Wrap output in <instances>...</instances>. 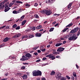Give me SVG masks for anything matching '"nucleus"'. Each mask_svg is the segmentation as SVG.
Returning a JSON list of instances; mask_svg holds the SVG:
<instances>
[{
	"label": "nucleus",
	"mask_w": 80,
	"mask_h": 80,
	"mask_svg": "<svg viewBox=\"0 0 80 80\" xmlns=\"http://www.w3.org/2000/svg\"><path fill=\"white\" fill-rule=\"evenodd\" d=\"M35 36L37 37H40L42 36V34L40 33H37L35 34Z\"/></svg>",
	"instance_id": "obj_8"
},
{
	"label": "nucleus",
	"mask_w": 80,
	"mask_h": 80,
	"mask_svg": "<svg viewBox=\"0 0 80 80\" xmlns=\"http://www.w3.org/2000/svg\"><path fill=\"white\" fill-rule=\"evenodd\" d=\"M42 80H46V79L44 78H42Z\"/></svg>",
	"instance_id": "obj_64"
},
{
	"label": "nucleus",
	"mask_w": 80,
	"mask_h": 80,
	"mask_svg": "<svg viewBox=\"0 0 80 80\" xmlns=\"http://www.w3.org/2000/svg\"><path fill=\"white\" fill-rule=\"evenodd\" d=\"M13 13H14V14H17V12L16 11H13L12 12Z\"/></svg>",
	"instance_id": "obj_32"
},
{
	"label": "nucleus",
	"mask_w": 80,
	"mask_h": 80,
	"mask_svg": "<svg viewBox=\"0 0 80 80\" xmlns=\"http://www.w3.org/2000/svg\"><path fill=\"white\" fill-rule=\"evenodd\" d=\"M62 44H63V43H62L56 44L55 45V46L56 47H58L59 46H60V45H62Z\"/></svg>",
	"instance_id": "obj_19"
},
{
	"label": "nucleus",
	"mask_w": 80,
	"mask_h": 80,
	"mask_svg": "<svg viewBox=\"0 0 80 80\" xmlns=\"http://www.w3.org/2000/svg\"><path fill=\"white\" fill-rule=\"evenodd\" d=\"M66 78H68V80H69V79H70V77H69L68 76H67Z\"/></svg>",
	"instance_id": "obj_42"
},
{
	"label": "nucleus",
	"mask_w": 80,
	"mask_h": 80,
	"mask_svg": "<svg viewBox=\"0 0 80 80\" xmlns=\"http://www.w3.org/2000/svg\"><path fill=\"white\" fill-rule=\"evenodd\" d=\"M78 38V37H77V36L75 35H73L71 36L70 37L68 38L69 40H75L77 38Z\"/></svg>",
	"instance_id": "obj_1"
},
{
	"label": "nucleus",
	"mask_w": 80,
	"mask_h": 80,
	"mask_svg": "<svg viewBox=\"0 0 80 80\" xmlns=\"http://www.w3.org/2000/svg\"><path fill=\"white\" fill-rule=\"evenodd\" d=\"M60 57V56H58L56 57V58H59Z\"/></svg>",
	"instance_id": "obj_52"
},
{
	"label": "nucleus",
	"mask_w": 80,
	"mask_h": 80,
	"mask_svg": "<svg viewBox=\"0 0 80 80\" xmlns=\"http://www.w3.org/2000/svg\"><path fill=\"white\" fill-rule=\"evenodd\" d=\"M61 75H62V74L61 73H58L56 76V77L58 80H60L61 78Z\"/></svg>",
	"instance_id": "obj_4"
},
{
	"label": "nucleus",
	"mask_w": 80,
	"mask_h": 80,
	"mask_svg": "<svg viewBox=\"0 0 80 80\" xmlns=\"http://www.w3.org/2000/svg\"><path fill=\"white\" fill-rule=\"evenodd\" d=\"M46 59H47L46 58H42L43 60H46Z\"/></svg>",
	"instance_id": "obj_53"
},
{
	"label": "nucleus",
	"mask_w": 80,
	"mask_h": 80,
	"mask_svg": "<svg viewBox=\"0 0 80 80\" xmlns=\"http://www.w3.org/2000/svg\"><path fill=\"white\" fill-rule=\"evenodd\" d=\"M55 74V72L53 71H52L50 74L51 75H54Z\"/></svg>",
	"instance_id": "obj_21"
},
{
	"label": "nucleus",
	"mask_w": 80,
	"mask_h": 80,
	"mask_svg": "<svg viewBox=\"0 0 80 80\" xmlns=\"http://www.w3.org/2000/svg\"><path fill=\"white\" fill-rule=\"evenodd\" d=\"M12 5H13L12 3V2H11L10 4H9V7H12Z\"/></svg>",
	"instance_id": "obj_41"
},
{
	"label": "nucleus",
	"mask_w": 80,
	"mask_h": 80,
	"mask_svg": "<svg viewBox=\"0 0 80 80\" xmlns=\"http://www.w3.org/2000/svg\"><path fill=\"white\" fill-rule=\"evenodd\" d=\"M34 54L35 55H38V53L35 52L34 53Z\"/></svg>",
	"instance_id": "obj_50"
},
{
	"label": "nucleus",
	"mask_w": 80,
	"mask_h": 80,
	"mask_svg": "<svg viewBox=\"0 0 80 80\" xmlns=\"http://www.w3.org/2000/svg\"><path fill=\"white\" fill-rule=\"evenodd\" d=\"M73 25V23H71L70 24H69L68 25L66 26V27H71V26H72Z\"/></svg>",
	"instance_id": "obj_24"
},
{
	"label": "nucleus",
	"mask_w": 80,
	"mask_h": 80,
	"mask_svg": "<svg viewBox=\"0 0 80 80\" xmlns=\"http://www.w3.org/2000/svg\"><path fill=\"white\" fill-rule=\"evenodd\" d=\"M57 23V22H56V21L52 23V24H53V25H54V24H55V23Z\"/></svg>",
	"instance_id": "obj_56"
},
{
	"label": "nucleus",
	"mask_w": 80,
	"mask_h": 80,
	"mask_svg": "<svg viewBox=\"0 0 80 80\" xmlns=\"http://www.w3.org/2000/svg\"><path fill=\"white\" fill-rule=\"evenodd\" d=\"M22 77L23 80H26V78H27V76L26 75L24 74L22 76Z\"/></svg>",
	"instance_id": "obj_13"
},
{
	"label": "nucleus",
	"mask_w": 80,
	"mask_h": 80,
	"mask_svg": "<svg viewBox=\"0 0 80 80\" xmlns=\"http://www.w3.org/2000/svg\"><path fill=\"white\" fill-rule=\"evenodd\" d=\"M54 55H57V52H54L52 53Z\"/></svg>",
	"instance_id": "obj_51"
},
{
	"label": "nucleus",
	"mask_w": 80,
	"mask_h": 80,
	"mask_svg": "<svg viewBox=\"0 0 80 80\" xmlns=\"http://www.w3.org/2000/svg\"><path fill=\"white\" fill-rule=\"evenodd\" d=\"M20 28V26H18L16 28V30H19Z\"/></svg>",
	"instance_id": "obj_35"
},
{
	"label": "nucleus",
	"mask_w": 80,
	"mask_h": 80,
	"mask_svg": "<svg viewBox=\"0 0 80 80\" xmlns=\"http://www.w3.org/2000/svg\"><path fill=\"white\" fill-rule=\"evenodd\" d=\"M16 3H21V4L23 3V2L22 1H17Z\"/></svg>",
	"instance_id": "obj_30"
},
{
	"label": "nucleus",
	"mask_w": 80,
	"mask_h": 80,
	"mask_svg": "<svg viewBox=\"0 0 80 80\" xmlns=\"http://www.w3.org/2000/svg\"><path fill=\"white\" fill-rule=\"evenodd\" d=\"M46 13L45 14H46L47 15H50L52 13V11H51V10H46Z\"/></svg>",
	"instance_id": "obj_3"
},
{
	"label": "nucleus",
	"mask_w": 80,
	"mask_h": 80,
	"mask_svg": "<svg viewBox=\"0 0 80 80\" xmlns=\"http://www.w3.org/2000/svg\"><path fill=\"white\" fill-rule=\"evenodd\" d=\"M32 75L33 76H37V71H34L32 72Z\"/></svg>",
	"instance_id": "obj_10"
},
{
	"label": "nucleus",
	"mask_w": 80,
	"mask_h": 80,
	"mask_svg": "<svg viewBox=\"0 0 80 80\" xmlns=\"http://www.w3.org/2000/svg\"><path fill=\"white\" fill-rule=\"evenodd\" d=\"M49 58H51L52 60H53L55 59V56H53V54H51Z\"/></svg>",
	"instance_id": "obj_12"
},
{
	"label": "nucleus",
	"mask_w": 80,
	"mask_h": 80,
	"mask_svg": "<svg viewBox=\"0 0 80 80\" xmlns=\"http://www.w3.org/2000/svg\"><path fill=\"white\" fill-rule=\"evenodd\" d=\"M80 34V31H78L77 33V36H79V35Z\"/></svg>",
	"instance_id": "obj_40"
},
{
	"label": "nucleus",
	"mask_w": 80,
	"mask_h": 80,
	"mask_svg": "<svg viewBox=\"0 0 80 80\" xmlns=\"http://www.w3.org/2000/svg\"><path fill=\"white\" fill-rule=\"evenodd\" d=\"M26 7H29L30 6V5L28 4H26Z\"/></svg>",
	"instance_id": "obj_49"
},
{
	"label": "nucleus",
	"mask_w": 80,
	"mask_h": 80,
	"mask_svg": "<svg viewBox=\"0 0 80 80\" xmlns=\"http://www.w3.org/2000/svg\"><path fill=\"white\" fill-rule=\"evenodd\" d=\"M38 6V4H37V3H35L34 5V6H35V7H37V6Z\"/></svg>",
	"instance_id": "obj_43"
},
{
	"label": "nucleus",
	"mask_w": 80,
	"mask_h": 80,
	"mask_svg": "<svg viewBox=\"0 0 80 80\" xmlns=\"http://www.w3.org/2000/svg\"><path fill=\"white\" fill-rule=\"evenodd\" d=\"M79 29V28L78 27L75 28L74 29L72 30L70 32V33H76L78 31Z\"/></svg>",
	"instance_id": "obj_2"
},
{
	"label": "nucleus",
	"mask_w": 80,
	"mask_h": 80,
	"mask_svg": "<svg viewBox=\"0 0 80 80\" xmlns=\"http://www.w3.org/2000/svg\"><path fill=\"white\" fill-rule=\"evenodd\" d=\"M40 13H43V14H45L46 13V10H42L40 11Z\"/></svg>",
	"instance_id": "obj_18"
},
{
	"label": "nucleus",
	"mask_w": 80,
	"mask_h": 80,
	"mask_svg": "<svg viewBox=\"0 0 80 80\" xmlns=\"http://www.w3.org/2000/svg\"><path fill=\"white\" fill-rule=\"evenodd\" d=\"M73 4V3L71 2L69 4L68 6V9L71 8V5Z\"/></svg>",
	"instance_id": "obj_17"
},
{
	"label": "nucleus",
	"mask_w": 80,
	"mask_h": 80,
	"mask_svg": "<svg viewBox=\"0 0 80 80\" xmlns=\"http://www.w3.org/2000/svg\"><path fill=\"white\" fill-rule=\"evenodd\" d=\"M50 55L51 54L47 55L46 56V57H49V58H50Z\"/></svg>",
	"instance_id": "obj_36"
},
{
	"label": "nucleus",
	"mask_w": 80,
	"mask_h": 80,
	"mask_svg": "<svg viewBox=\"0 0 80 80\" xmlns=\"http://www.w3.org/2000/svg\"><path fill=\"white\" fill-rule=\"evenodd\" d=\"M35 29H36V27H32L31 28V30H32V31H34V30H35Z\"/></svg>",
	"instance_id": "obj_28"
},
{
	"label": "nucleus",
	"mask_w": 80,
	"mask_h": 80,
	"mask_svg": "<svg viewBox=\"0 0 80 80\" xmlns=\"http://www.w3.org/2000/svg\"><path fill=\"white\" fill-rule=\"evenodd\" d=\"M66 41H64L63 42V44H65V43H66Z\"/></svg>",
	"instance_id": "obj_63"
},
{
	"label": "nucleus",
	"mask_w": 80,
	"mask_h": 80,
	"mask_svg": "<svg viewBox=\"0 0 80 80\" xmlns=\"http://www.w3.org/2000/svg\"><path fill=\"white\" fill-rule=\"evenodd\" d=\"M79 18H80V17L78 16L76 18V20H78V19H79Z\"/></svg>",
	"instance_id": "obj_58"
},
{
	"label": "nucleus",
	"mask_w": 80,
	"mask_h": 80,
	"mask_svg": "<svg viewBox=\"0 0 80 80\" xmlns=\"http://www.w3.org/2000/svg\"><path fill=\"white\" fill-rule=\"evenodd\" d=\"M21 60L22 61H25V60H28V59L26 57H25V56L23 55L22 57V58H21Z\"/></svg>",
	"instance_id": "obj_5"
},
{
	"label": "nucleus",
	"mask_w": 80,
	"mask_h": 80,
	"mask_svg": "<svg viewBox=\"0 0 80 80\" xmlns=\"http://www.w3.org/2000/svg\"><path fill=\"white\" fill-rule=\"evenodd\" d=\"M5 9L4 10V11L5 12H8V11L10 9V8H5Z\"/></svg>",
	"instance_id": "obj_23"
},
{
	"label": "nucleus",
	"mask_w": 80,
	"mask_h": 80,
	"mask_svg": "<svg viewBox=\"0 0 80 80\" xmlns=\"http://www.w3.org/2000/svg\"><path fill=\"white\" fill-rule=\"evenodd\" d=\"M43 48H44V47H43V46H41L40 47V50H41Z\"/></svg>",
	"instance_id": "obj_45"
},
{
	"label": "nucleus",
	"mask_w": 80,
	"mask_h": 80,
	"mask_svg": "<svg viewBox=\"0 0 80 80\" xmlns=\"http://www.w3.org/2000/svg\"><path fill=\"white\" fill-rule=\"evenodd\" d=\"M25 38V36H24L22 37V39H24V38Z\"/></svg>",
	"instance_id": "obj_60"
},
{
	"label": "nucleus",
	"mask_w": 80,
	"mask_h": 80,
	"mask_svg": "<svg viewBox=\"0 0 80 80\" xmlns=\"http://www.w3.org/2000/svg\"><path fill=\"white\" fill-rule=\"evenodd\" d=\"M9 40V38H8V37H6L4 39L3 41L4 42H7V41H8Z\"/></svg>",
	"instance_id": "obj_16"
},
{
	"label": "nucleus",
	"mask_w": 80,
	"mask_h": 80,
	"mask_svg": "<svg viewBox=\"0 0 80 80\" xmlns=\"http://www.w3.org/2000/svg\"><path fill=\"white\" fill-rule=\"evenodd\" d=\"M5 6H6L5 7V8H8V5L7 4H6Z\"/></svg>",
	"instance_id": "obj_37"
},
{
	"label": "nucleus",
	"mask_w": 80,
	"mask_h": 80,
	"mask_svg": "<svg viewBox=\"0 0 80 80\" xmlns=\"http://www.w3.org/2000/svg\"><path fill=\"white\" fill-rule=\"evenodd\" d=\"M4 46V45L3 44H1V45H0V47L1 48V47H3Z\"/></svg>",
	"instance_id": "obj_57"
},
{
	"label": "nucleus",
	"mask_w": 80,
	"mask_h": 80,
	"mask_svg": "<svg viewBox=\"0 0 80 80\" xmlns=\"http://www.w3.org/2000/svg\"><path fill=\"white\" fill-rule=\"evenodd\" d=\"M42 28V25H40L36 27V29L37 30H38V29H40V28Z\"/></svg>",
	"instance_id": "obj_20"
},
{
	"label": "nucleus",
	"mask_w": 80,
	"mask_h": 80,
	"mask_svg": "<svg viewBox=\"0 0 80 80\" xmlns=\"http://www.w3.org/2000/svg\"><path fill=\"white\" fill-rule=\"evenodd\" d=\"M53 30H54V28H52L49 30V32H53Z\"/></svg>",
	"instance_id": "obj_25"
},
{
	"label": "nucleus",
	"mask_w": 80,
	"mask_h": 80,
	"mask_svg": "<svg viewBox=\"0 0 80 80\" xmlns=\"http://www.w3.org/2000/svg\"><path fill=\"white\" fill-rule=\"evenodd\" d=\"M68 29V28H66L62 31V32H66V31H67Z\"/></svg>",
	"instance_id": "obj_26"
},
{
	"label": "nucleus",
	"mask_w": 80,
	"mask_h": 80,
	"mask_svg": "<svg viewBox=\"0 0 80 80\" xmlns=\"http://www.w3.org/2000/svg\"><path fill=\"white\" fill-rule=\"evenodd\" d=\"M45 49L44 48L43 49H41V50L42 52H45Z\"/></svg>",
	"instance_id": "obj_46"
},
{
	"label": "nucleus",
	"mask_w": 80,
	"mask_h": 80,
	"mask_svg": "<svg viewBox=\"0 0 80 80\" xmlns=\"http://www.w3.org/2000/svg\"><path fill=\"white\" fill-rule=\"evenodd\" d=\"M32 38V37L31 35L29 34L28 37V38Z\"/></svg>",
	"instance_id": "obj_33"
},
{
	"label": "nucleus",
	"mask_w": 80,
	"mask_h": 80,
	"mask_svg": "<svg viewBox=\"0 0 80 80\" xmlns=\"http://www.w3.org/2000/svg\"><path fill=\"white\" fill-rule=\"evenodd\" d=\"M41 60L40 59H38V60L36 61V62H40Z\"/></svg>",
	"instance_id": "obj_59"
},
{
	"label": "nucleus",
	"mask_w": 80,
	"mask_h": 80,
	"mask_svg": "<svg viewBox=\"0 0 80 80\" xmlns=\"http://www.w3.org/2000/svg\"><path fill=\"white\" fill-rule=\"evenodd\" d=\"M37 72V76H41L42 72L38 70Z\"/></svg>",
	"instance_id": "obj_7"
},
{
	"label": "nucleus",
	"mask_w": 80,
	"mask_h": 80,
	"mask_svg": "<svg viewBox=\"0 0 80 80\" xmlns=\"http://www.w3.org/2000/svg\"><path fill=\"white\" fill-rule=\"evenodd\" d=\"M26 22H27V21L25 20L23 22H22V26H23L24 25H25V23H26Z\"/></svg>",
	"instance_id": "obj_22"
},
{
	"label": "nucleus",
	"mask_w": 80,
	"mask_h": 80,
	"mask_svg": "<svg viewBox=\"0 0 80 80\" xmlns=\"http://www.w3.org/2000/svg\"><path fill=\"white\" fill-rule=\"evenodd\" d=\"M38 53H40L41 52V51L39 50H38Z\"/></svg>",
	"instance_id": "obj_62"
},
{
	"label": "nucleus",
	"mask_w": 80,
	"mask_h": 80,
	"mask_svg": "<svg viewBox=\"0 0 80 80\" xmlns=\"http://www.w3.org/2000/svg\"><path fill=\"white\" fill-rule=\"evenodd\" d=\"M34 17L35 18H39V17L37 14H35L34 15Z\"/></svg>",
	"instance_id": "obj_27"
},
{
	"label": "nucleus",
	"mask_w": 80,
	"mask_h": 80,
	"mask_svg": "<svg viewBox=\"0 0 80 80\" xmlns=\"http://www.w3.org/2000/svg\"><path fill=\"white\" fill-rule=\"evenodd\" d=\"M24 17H25V16H22V17H21V19H23L24 18Z\"/></svg>",
	"instance_id": "obj_47"
},
{
	"label": "nucleus",
	"mask_w": 80,
	"mask_h": 80,
	"mask_svg": "<svg viewBox=\"0 0 80 80\" xmlns=\"http://www.w3.org/2000/svg\"><path fill=\"white\" fill-rule=\"evenodd\" d=\"M38 47H35V48H32V49L33 50H37V48H38Z\"/></svg>",
	"instance_id": "obj_34"
},
{
	"label": "nucleus",
	"mask_w": 80,
	"mask_h": 80,
	"mask_svg": "<svg viewBox=\"0 0 80 80\" xmlns=\"http://www.w3.org/2000/svg\"><path fill=\"white\" fill-rule=\"evenodd\" d=\"M64 49H65L63 48H60L57 49V51L59 52H62V51H63V50H64Z\"/></svg>",
	"instance_id": "obj_6"
},
{
	"label": "nucleus",
	"mask_w": 80,
	"mask_h": 80,
	"mask_svg": "<svg viewBox=\"0 0 80 80\" xmlns=\"http://www.w3.org/2000/svg\"><path fill=\"white\" fill-rule=\"evenodd\" d=\"M21 69L22 70V69H25V66H22L21 67Z\"/></svg>",
	"instance_id": "obj_38"
},
{
	"label": "nucleus",
	"mask_w": 80,
	"mask_h": 80,
	"mask_svg": "<svg viewBox=\"0 0 80 80\" xmlns=\"http://www.w3.org/2000/svg\"><path fill=\"white\" fill-rule=\"evenodd\" d=\"M25 57H28V58H30V57H32V56L30 54L27 53L25 55Z\"/></svg>",
	"instance_id": "obj_9"
},
{
	"label": "nucleus",
	"mask_w": 80,
	"mask_h": 80,
	"mask_svg": "<svg viewBox=\"0 0 80 80\" xmlns=\"http://www.w3.org/2000/svg\"><path fill=\"white\" fill-rule=\"evenodd\" d=\"M76 68H77V69H78V68H79V67H78V65H77V64H76Z\"/></svg>",
	"instance_id": "obj_55"
},
{
	"label": "nucleus",
	"mask_w": 80,
	"mask_h": 80,
	"mask_svg": "<svg viewBox=\"0 0 80 80\" xmlns=\"http://www.w3.org/2000/svg\"><path fill=\"white\" fill-rule=\"evenodd\" d=\"M6 27V26H4L2 27H1L0 28V29H2L3 28H5V27Z\"/></svg>",
	"instance_id": "obj_39"
},
{
	"label": "nucleus",
	"mask_w": 80,
	"mask_h": 80,
	"mask_svg": "<svg viewBox=\"0 0 80 80\" xmlns=\"http://www.w3.org/2000/svg\"><path fill=\"white\" fill-rule=\"evenodd\" d=\"M17 27V25L16 24H14L12 26V28H16Z\"/></svg>",
	"instance_id": "obj_31"
},
{
	"label": "nucleus",
	"mask_w": 80,
	"mask_h": 80,
	"mask_svg": "<svg viewBox=\"0 0 80 80\" xmlns=\"http://www.w3.org/2000/svg\"><path fill=\"white\" fill-rule=\"evenodd\" d=\"M73 75L74 77H77V74L75 72H73Z\"/></svg>",
	"instance_id": "obj_29"
},
{
	"label": "nucleus",
	"mask_w": 80,
	"mask_h": 80,
	"mask_svg": "<svg viewBox=\"0 0 80 80\" xmlns=\"http://www.w3.org/2000/svg\"><path fill=\"white\" fill-rule=\"evenodd\" d=\"M3 3H4V2L0 3V8H4L5 6H4V5H3V4H3Z\"/></svg>",
	"instance_id": "obj_15"
},
{
	"label": "nucleus",
	"mask_w": 80,
	"mask_h": 80,
	"mask_svg": "<svg viewBox=\"0 0 80 80\" xmlns=\"http://www.w3.org/2000/svg\"><path fill=\"white\" fill-rule=\"evenodd\" d=\"M6 28L7 29H9V28H10L9 27V26H6Z\"/></svg>",
	"instance_id": "obj_54"
},
{
	"label": "nucleus",
	"mask_w": 80,
	"mask_h": 80,
	"mask_svg": "<svg viewBox=\"0 0 80 80\" xmlns=\"http://www.w3.org/2000/svg\"><path fill=\"white\" fill-rule=\"evenodd\" d=\"M58 23H57L56 24L55 26H54V27H57V26H58Z\"/></svg>",
	"instance_id": "obj_61"
},
{
	"label": "nucleus",
	"mask_w": 80,
	"mask_h": 80,
	"mask_svg": "<svg viewBox=\"0 0 80 80\" xmlns=\"http://www.w3.org/2000/svg\"><path fill=\"white\" fill-rule=\"evenodd\" d=\"M20 36V33H18V34H17L16 35H14L13 36V38H18V37H19Z\"/></svg>",
	"instance_id": "obj_11"
},
{
	"label": "nucleus",
	"mask_w": 80,
	"mask_h": 80,
	"mask_svg": "<svg viewBox=\"0 0 80 80\" xmlns=\"http://www.w3.org/2000/svg\"><path fill=\"white\" fill-rule=\"evenodd\" d=\"M68 37H69V35H68L64 38H68Z\"/></svg>",
	"instance_id": "obj_44"
},
{
	"label": "nucleus",
	"mask_w": 80,
	"mask_h": 80,
	"mask_svg": "<svg viewBox=\"0 0 80 80\" xmlns=\"http://www.w3.org/2000/svg\"><path fill=\"white\" fill-rule=\"evenodd\" d=\"M55 2L54 0H49L48 1V3H50V4H52V3H53Z\"/></svg>",
	"instance_id": "obj_14"
},
{
	"label": "nucleus",
	"mask_w": 80,
	"mask_h": 80,
	"mask_svg": "<svg viewBox=\"0 0 80 80\" xmlns=\"http://www.w3.org/2000/svg\"><path fill=\"white\" fill-rule=\"evenodd\" d=\"M22 12V11L21 10H19L17 11V13H20V12Z\"/></svg>",
	"instance_id": "obj_48"
}]
</instances>
